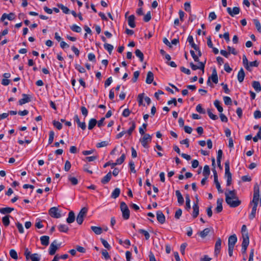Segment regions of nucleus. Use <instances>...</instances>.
Returning a JSON list of instances; mask_svg holds the SVG:
<instances>
[{
	"mask_svg": "<svg viewBox=\"0 0 261 261\" xmlns=\"http://www.w3.org/2000/svg\"><path fill=\"white\" fill-rule=\"evenodd\" d=\"M259 187L257 184H256L254 187V193L252 200L250 201L249 205L252 206V211L249 216L250 220L253 219L255 217L257 207L259 201Z\"/></svg>",
	"mask_w": 261,
	"mask_h": 261,
	"instance_id": "obj_1",
	"label": "nucleus"
},
{
	"mask_svg": "<svg viewBox=\"0 0 261 261\" xmlns=\"http://www.w3.org/2000/svg\"><path fill=\"white\" fill-rule=\"evenodd\" d=\"M225 195V201L230 207H236L240 205L241 201L237 197L236 190H229L226 192Z\"/></svg>",
	"mask_w": 261,
	"mask_h": 261,
	"instance_id": "obj_2",
	"label": "nucleus"
},
{
	"mask_svg": "<svg viewBox=\"0 0 261 261\" xmlns=\"http://www.w3.org/2000/svg\"><path fill=\"white\" fill-rule=\"evenodd\" d=\"M229 169V162L227 161L225 163V177L227 179L226 185L227 186H229L231 184L232 181L231 174Z\"/></svg>",
	"mask_w": 261,
	"mask_h": 261,
	"instance_id": "obj_3",
	"label": "nucleus"
},
{
	"mask_svg": "<svg viewBox=\"0 0 261 261\" xmlns=\"http://www.w3.org/2000/svg\"><path fill=\"white\" fill-rule=\"evenodd\" d=\"M120 208L122 213L123 218L125 220L128 219L129 218V210L124 202H121Z\"/></svg>",
	"mask_w": 261,
	"mask_h": 261,
	"instance_id": "obj_4",
	"label": "nucleus"
},
{
	"mask_svg": "<svg viewBox=\"0 0 261 261\" xmlns=\"http://www.w3.org/2000/svg\"><path fill=\"white\" fill-rule=\"evenodd\" d=\"M87 212L88 209L86 207H83L81 210L76 217V222L79 224L81 225L82 224L84 218L86 216Z\"/></svg>",
	"mask_w": 261,
	"mask_h": 261,
	"instance_id": "obj_5",
	"label": "nucleus"
},
{
	"mask_svg": "<svg viewBox=\"0 0 261 261\" xmlns=\"http://www.w3.org/2000/svg\"><path fill=\"white\" fill-rule=\"evenodd\" d=\"M151 136L148 134H144L143 137L140 140L142 145L144 148H148V144L151 142Z\"/></svg>",
	"mask_w": 261,
	"mask_h": 261,
	"instance_id": "obj_6",
	"label": "nucleus"
},
{
	"mask_svg": "<svg viewBox=\"0 0 261 261\" xmlns=\"http://www.w3.org/2000/svg\"><path fill=\"white\" fill-rule=\"evenodd\" d=\"M198 63L199 65L197 66L196 65H195L193 62H191L190 63V66L192 69L193 70H196L197 69H200L202 71V73L204 72V67H205V64L206 63V61H205L204 62H197Z\"/></svg>",
	"mask_w": 261,
	"mask_h": 261,
	"instance_id": "obj_7",
	"label": "nucleus"
},
{
	"mask_svg": "<svg viewBox=\"0 0 261 261\" xmlns=\"http://www.w3.org/2000/svg\"><path fill=\"white\" fill-rule=\"evenodd\" d=\"M49 215L55 218H59L61 217V215L59 212V209L57 207H53L49 210Z\"/></svg>",
	"mask_w": 261,
	"mask_h": 261,
	"instance_id": "obj_8",
	"label": "nucleus"
},
{
	"mask_svg": "<svg viewBox=\"0 0 261 261\" xmlns=\"http://www.w3.org/2000/svg\"><path fill=\"white\" fill-rule=\"evenodd\" d=\"M58 248L59 246L58 245L57 241H54L50 245L49 248V254L51 255H54Z\"/></svg>",
	"mask_w": 261,
	"mask_h": 261,
	"instance_id": "obj_9",
	"label": "nucleus"
},
{
	"mask_svg": "<svg viewBox=\"0 0 261 261\" xmlns=\"http://www.w3.org/2000/svg\"><path fill=\"white\" fill-rule=\"evenodd\" d=\"M227 12L231 16L233 17L234 15L238 14L240 13V9L237 7H233L232 9L230 7H228L227 8Z\"/></svg>",
	"mask_w": 261,
	"mask_h": 261,
	"instance_id": "obj_10",
	"label": "nucleus"
},
{
	"mask_svg": "<svg viewBox=\"0 0 261 261\" xmlns=\"http://www.w3.org/2000/svg\"><path fill=\"white\" fill-rule=\"evenodd\" d=\"M222 240L220 238H218L215 245V253L217 255L220 252L221 249Z\"/></svg>",
	"mask_w": 261,
	"mask_h": 261,
	"instance_id": "obj_11",
	"label": "nucleus"
},
{
	"mask_svg": "<svg viewBox=\"0 0 261 261\" xmlns=\"http://www.w3.org/2000/svg\"><path fill=\"white\" fill-rule=\"evenodd\" d=\"M237 237L236 234L230 236L228 238V247L234 248V246L237 243Z\"/></svg>",
	"mask_w": 261,
	"mask_h": 261,
	"instance_id": "obj_12",
	"label": "nucleus"
},
{
	"mask_svg": "<svg viewBox=\"0 0 261 261\" xmlns=\"http://www.w3.org/2000/svg\"><path fill=\"white\" fill-rule=\"evenodd\" d=\"M156 219L161 224H163L165 222V217L163 213L160 211L156 212Z\"/></svg>",
	"mask_w": 261,
	"mask_h": 261,
	"instance_id": "obj_13",
	"label": "nucleus"
},
{
	"mask_svg": "<svg viewBox=\"0 0 261 261\" xmlns=\"http://www.w3.org/2000/svg\"><path fill=\"white\" fill-rule=\"evenodd\" d=\"M242 247H247L249 244V239L248 233H243Z\"/></svg>",
	"mask_w": 261,
	"mask_h": 261,
	"instance_id": "obj_14",
	"label": "nucleus"
},
{
	"mask_svg": "<svg viewBox=\"0 0 261 261\" xmlns=\"http://www.w3.org/2000/svg\"><path fill=\"white\" fill-rule=\"evenodd\" d=\"M245 76V73L244 72V69L241 68V69L239 70L238 75H237V79L238 81L241 83L243 82L244 80V77Z\"/></svg>",
	"mask_w": 261,
	"mask_h": 261,
	"instance_id": "obj_15",
	"label": "nucleus"
},
{
	"mask_svg": "<svg viewBox=\"0 0 261 261\" xmlns=\"http://www.w3.org/2000/svg\"><path fill=\"white\" fill-rule=\"evenodd\" d=\"M210 79L213 81L215 84H217L218 83V77L217 75V72L216 68H214L212 71V74L211 76L210 77Z\"/></svg>",
	"mask_w": 261,
	"mask_h": 261,
	"instance_id": "obj_16",
	"label": "nucleus"
},
{
	"mask_svg": "<svg viewBox=\"0 0 261 261\" xmlns=\"http://www.w3.org/2000/svg\"><path fill=\"white\" fill-rule=\"evenodd\" d=\"M223 199L222 198H219L217 199V207L215 209L217 213H219L222 212L223 210V206H222V202H223Z\"/></svg>",
	"mask_w": 261,
	"mask_h": 261,
	"instance_id": "obj_17",
	"label": "nucleus"
},
{
	"mask_svg": "<svg viewBox=\"0 0 261 261\" xmlns=\"http://www.w3.org/2000/svg\"><path fill=\"white\" fill-rule=\"evenodd\" d=\"M199 206L197 202L196 203H194L193 205L192 217L194 218H196L199 215Z\"/></svg>",
	"mask_w": 261,
	"mask_h": 261,
	"instance_id": "obj_18",
	"label": "nucleus"
},
{
	"mask_svg": "<svg viewBox=\"0 0 261 261\" xmlns=\"http://www.w3.org/2000/svg\"><path fill=\"white\" fill-rule=\"evenodd\" d=\"M23 98L19 99L18 102L20 105H22L23 104H25L26 103L29 102L30 101L31 99L29 97V96L27 94H22Z\"/></svg>",
	"mask_w": 261,
	"mask_h": 261,
	"instance_id": "obj_19",
	"label": "nucleus"
},
{
	"mask_svg": "<svg viewBox=\"0 0 261 261\" xmlns=\"http://www.w3.org/2000/svg\"><path fill=\"white\" fill-rule=\"evenodd\" d=\"M40 241L42 245L47 246L49 243V237L47 236H43L40 237Z\"/></svg>",
	"mask_w": 261,
	"mask_h": 261,
	"instance_id": "obj_20",
	"label": "nucleus"
},
{
	"mask_svg": "<svg viewBox=\"0 0 261 261\" xmlns=\"http://www.w3.org/2000/svg\"><path fill=\"white\" fill-rule=\"evenodd\" d=\"M125 159V155L124 153H123L121 156L118 158L115 163H112V168H114L117 165L121 164L124 161Z\"/></svg>",
	"mask_w": 261,
	"mask_h": 261,
	"instance_id": "obj_21",
	"label": "nucleus"
},
{
	"mask_svg": "<svg viewBox=\"0 0 261 261\" xmlns=\"http://www.w3.org/2000/svg\"><path fill=\"white\" fill-rule=\"evenodd\" d=\"M75 220V215L73 211H70L68 213V216L67 218L66 219V222L68 223H71L73 222Z\"/></svg>",
	"mask_w": 261,
	"mask_h": 261,
	"instance_id": "obj_22",
	"label": "nucleus"
},
{
	"mask_svg": "<svg viewBox=\"0 0 261 261\" xmlns=\"http://www.w3.org/2000/svg\"><path fill=\"white\" fill-rule=\"evenodd\" d=\"M6 18L9 20H12L14 19V14L12 13H11L9 14L4 13L2 15L1 20L3 21Z\"/></svg>",
	"mask_w": 261,
	"mask_h": 261,
	"instance_id": "obj_23",
	"label": "nucleus"
},
{
	"mask_svg": "<svg viewBox=\"0 0 261 261\" xmlns=\"http://www.w3.org/2000/svg\"><path fill=\"white\" fill-rule=\"evenodd\" d=\"M135 19V17L134 15H130L128 18V24L132 28H134L136 27Z\"/></svg>",
	"mask_w": 261,
	"mask_h": 261,
	"instance_id": "obj_24",
	"label": "nucleus"
},
{
	"mask_svg": "<svg viewBox=\"0 0 261 261\" xmlns=\"http://www.w3.org/2000/svg\"><path fill=\"white\" fill-rule=\"evenodd\" d=\"M112 177V174L109 172L106 175H105L101 180V182L103 184H106L109 182Z\"/></svg>",
	"mask_w": 261,
	"mask_h": 261,
	"instance_id": "obj_25",
	"label": "nucleus"
},
{
	"mask_svg": "<svg viewBox=\"0 0 261 261\" xmlns=\"http://www.w3.org/2000/svg\"><path fill=\"white\" fill-rule=\"evenodd\" d=\"M187 41L191 45L192 47L195 50H197L198 49V46L194 42V40L192 36L189 35L188 37Z\"/></svg>",
	"mask_w": 261,
	"mask_h": 261,
	"instance_id": "obj_26",
	"label": "nucleus"
},
{
	"mask_svg": "<svg viewBox=\"0 0 261 261\" xmlns=\"http://www.w3.org/2000/svg\"><path fill=\"white\" fill-rule=\"evenodd\" d=\"M175 194L177 196L178 203L180 205L182 204L184 202V199L180 191L179 190H176L175 192Z\"/></svg>",
	"mask_w": 261,
	"mask_h": 261,
	"instance_id": "obj_27",
	"label": "nucleus"
},
{
	"mask_svg": "<svg viewBox=\"0 0 261 261\" xmlns=\"http://www.w3.org/2000/svg\"><path fill=\"white\" fill-rule=\"evenodd\" d=\"M153 74L151 71H148L147 74L146 82L147 84H151L153 81Z\"/></svg>",
	"mask_w": 261,
	"mask_h": 261,
	"instance_id": "obj_28",
	"label": "nucleus"
},
{
	"mask_svg": "<svg viewBox=\"0 0 261 261\" xmlns=\"http://www.w3.org/2000/svg\"><path fill=\"white\" fill-rule=\"evenodd\" d=\"M252 86L256 92H259L261 91V86L259 82L253 81L252 82Z\"/></svg>",
	"mask_w": 261,
	"mask_h": 261,
	"instance_id": "obj_29",
	"label": "nucleus"
},
{
	"mask_svg": "<svg viewBox=\"0 0 261 261\" xmlns=\"http://www.w3.org/2000/svg\"><path fill=\"white\" fill-rule=\"evenodd\" d=\"M14 210L13 208L11 207H3L0 208V213L2 214H9Z\"/></svg>",
	"mask_w": 261,
	"mask_h": 261,
	"instance_id": "obj_30",
	"label": "nucleus"
},
{
	"mask_svg": "<svg viewBox=\"0 0 261 261\" xmlns=\"http://www.w3.org/2000/svg\"><path fill=\"white\" fill-rule=\"evenodd\" d=\"M243 64L245 67V68L248 71H251V69H250V67L249 66L248 61L246 58V56L244 55L243 56Z\"/></svg>",
	"mask_w": 261,
	"mask_h": 261,
	"instance_id": "obj_31",
	"label": "nucleus"
},
{
	"mask_svg": "<svg viewBox=\"0 0 261 261\" xmlns=\"http://www.w3.org/2000/svg\"><path fill=\"white\" fill-rule=\"evenodd\" d=\"M91 229L96 234H100L102 232V229L100 227L92 226Z\"/></svg>",
	"mask_w": 261,
	"mask_h": 261,
	"instance_id": "obj_32",
	"label": "nucleus"
},
{
	"mask_svg": "<svg viewBox=\"0 0 261 261\" xmlns=\"http://www.w3.org/2000/svg\"><path fill=\"white\" fill-rule=\"evenodd\" d=\"M97 123V121L94 118L91 119L89 121L88 129L91 130L94 128Z\"/></svg>",
	"mask_w": 261,
	"mask_h": 261,
	"instance_id": "obj_33",
	"label": "nucleus"
},
{
	"mask_svg": "<svg viewBox=\"0 0 261 261\" xmlns=\"http://www.w3.org/2000/svg\"><path fill=\"white\" fill-rule=\"evenodd\" d=\"M58 228L60 232H67L69 230L68 227L65 224H60Z\"/></svg>",
	"mask_w": 261,
	"mask_h": 261,
	"instance_id": "obj_34",
	"label": "nucleus"
},
{
	"mask_svg": "<svg viewBox=\"0 0 261 261\" xmlns=\"http://www.w3.org/2000/svg\"><path fill=\"white\" fill-rule=\"evenodd\" d=\"M135 53L136 56L139 58L140 61L141 62H143L144 60V55L141 51L140 49H137L136 50Z\"/></svg>",
	"mask_w": 261,
	"mask_h": 261,
	"instance_id": "obj_35",
	"label": "nucleus"
},
{
	"mask_svg": "<svg viewBox=\"0 0 261 261\" xmlns=\"http://www.w3.org/2000/svg\"><path fill=\"white\" fill-rule=\"evenodd\" d=\"M10 215H7L2 218V222L5 226L7 227L10 224Z\"/></svg>",
	"mask_w": 261,
	"mask_h": 261,
	"instance_id": "obj_36",
	"label": "nucleus"
},
{
	"mask_svg": "<svg viewBox=\"0 0 261 261\" xmlns=\"http://www.w3.org/2000/svg\"><path fill=\"white\" fill-rule=\"evenodd\" d=\"M129 124H131V126L127 130V131L126 132V133H127L130 136L132 135L133 132L134 130V129L136 128V123L134 121H132L129 123Z\"/></svg>",
	"mask_w": 261,
	"mask_h": 261,
	"instance_id": "obj_37",
	"label": "nucleus"
},
{
	"mask_svg": "<svg viewBox=\"0 0 261 261\" xmlns=\"http://www.w3.org/2000/svg\"><path fill=\"white\" fill-rule=\"evenodd\" d=\"M214 105L220 113H222L223 112V109L220 105V102L219 100H215L214 102Z\"/></svg>",
	"mask_w": 261,
	"mask_h": 261,
	"instance_id": "obj_38",
	"label": "nucleus"
},
{
	"mask_svg": "<svg viewBox=\"0 0 261 261\" xmlns=\"http://www.w3.org/2000/svg\"><path fill=\"white\" fill-rule=\"evenodd\" d=\"M120 193V190L118 188H115L112 193L111 197L115 199L119 196Z\"/></svg>",
	"mask_w": 261,
	"mask_h": 261,
	"instance_id": "obj_39",
	"label": "nucleus"
},
{
	"mask_svg": "<svg viewBox=\"0 0 261 261\" xmlns=\"http://www.w3.org/2000/svg\"><path fill=\"white\" fill-rule=\"evenodd\" d=\"M68 180L71 182V184L75 186L77 185L79 181L76 178L74 177H72L71 175L68 176Z\"/></svg>",
	"mask_w": 261,
	"mask_h": 261,
	"instance_id": "obj_40",
	"label": "nucleus"
},
{
	"mask_svg": "<svg viewBox=\"0 0 261 261\" xmlns=\"http://www.w3.org/2000/svg\"><path fill=\"white\" fill-rule=\"evenodd\" d=\"M105 49L108 50L110 54H111L112 50L114 49V47L112 45L106 43L103 45Z\"/></svg>",
	"mask_w": 261,
	"mask_h": 261,
	"instance_id": "obj_41",
	"label": "nucleus"
},
{
	"mask_svg": "<svg viewBox=\"0 0 261 261\" xmlns=\"http://www.w3.org/2000/svg\"><path fill=\"white\" fill-rule=\"evenodd\" d=\"M186 209L188 211L191 208L190 198L188 194L186 195Z\"/></svg>",
	"mask_w": 261,
	"mask_h": 261,
	"instance_id": "obj_42",
	"label": "nucleus"
},
{
	"mask_svg": "<svg viewBox=\"0 0 261 261\" xmlns=\"http://www.w3.org/2000/svg\"><path fill=\"white\" fill-rule=\"evenodd\" d=\"M210 232V229L208 228H205L203 230H202V231H201L200 232V236L202 238H205L206 236H207V234L209 233V232Z\"/></svg>",
	"mask_w": 261,
	"mask_h": 261,
	"instance_id": "obj_43",
	"label": "nucleus"
},
{
	"mask_svg": "<svg viewBox=\"0 0 261 261\" xmlns=\"http://www.w3.org/2000/svg\"><path fill=\"white\" fill-rule=\"evenodd\" d=\"M57 6L62 10L63 13L65 14H68L69 13V9L67 7L61 4H58Z\"/></svg>",
	"mask_w": 261,
	"mask_h": 261,
	"instance_id": "obj_44",
	"label": "nucleus"
},
{
	"mask_svg": "<svg viewBox=\"0 0 261 261\" xmlns=\"http://www.w3.org/2000/svg\"><path fill=\"white\" fill-rule=\"evenodd\" d=\"M210 174V168L208 165H205L203 168V174L204 176L208 177Z\"/></svg>",
	"mask_w": 261,
	"mask_h": 261,
	"instance_id": "obj_45",
	"label": "nucleus"
},
{
	"mask_svg": "<svg viewBox=\"0 0 261 261\" xmlns=\"http://www.w3.org/2000/svg\"><path fill=\"white\" fill-rule=\"evenodd\" d=\"M253 22L258 32L261 33V25L259 20L257 19H254Z\"/></svg>",
	"mask_w": 261,
	"mask_h": 261,
	"instance_id": "obj_46",
	"label": "nucleus"
},
{
	"mask_svg": "<svg viewBox=\"0 0 261 261\" xmlns=\"http://www.w3.org/2000/svg\"><path fill=\"white\" fill-rule=\"evenodd\" d=\"M71 30L76 33H80L82 31V29L79 26H77L76 24H73L70 26Z\"/></svg>",
	"mask_w": 261,
	"mask_h": 261,
	"instance_id": "obj_47",
	"label": "nucleus"
},
{
	"mask_svg": "<svg viewBox=\"0 0 261 261\" xmlns=\"http://www.w3.org/2000/svg\"><path fill=\"white\" fill-rule=\"evenodd\" d=\"M139 232L140 233L144 234V236H145V239L146 240H147L149 239L150 234L146 230H145L144 229H140L139 230Z\"/></svg>",
	"mask_w": 261,
	"mask_h": 261,
	"instance_id": "obj_48",
	"label": "nucleus"
},
{
	"mask_svg": "<svg viewBox=\"0 0 261 261\" xmlns=\"http://www.w3.org/2000/svg\"><path fill=\"white\" fill-rule=\"evenodd\" d=\"M10 255L12 258L14 259H17L18 258L17 253L16 251L14 249L10 250Z\"/></svg>",
	"mask_w": 261,
	"mask_h": 261,
	"instance_id": "obj_49",
	"label": "nucleus"
},
{
	"mask_svg": "<svg viewBox=\"0 0 261 261\" xmlns=\"http://www.w3.org/2000/svg\"><path fill=\"white\" fill-rule=\"evenodd\" d=\"M54 132L53 130L50 131L49 133L48 144H51L53 143L54 139Z\"/></svg>",
	"mask_w": 261,
	"mask_h": 261,
	"instance_id": "obj_50",
	"label": "nucleus"
},
{
	"mask_svg": "<svg viewBox=\"0 0 261 261\" xmlns=\"http://www.w3.org/2000/svg\"><path fill=\"white\" fill-rule=\"evenodd\" d=\"M30 258L32 260V261H40V257L37 253L32 254Z\"/></svg>",
	"mask_w": 261,
	"mask_h": 261,
	"instance_id": "obj_51",
	"label": "nucleus"
},
{
	"mask_svg": "<svg viewBox=\"0 0 261 261\" xmlns=\"http://www.w3.org/2000/svg\"><path fill=\"white\" fill-rule=\"evenodd\" d=\"M207 114L210 118H211L213 120H216L218 118V116L216 115H214L213 114V113L211 111V110L208 109L207 110Z\"/></svg>",
	"mask_w": 261,
	"mask_h": 261,
	"instance_id": "obj_52",
	"label": "nucleus"
},
{
	"mask_svg": "<svg viewBox=\"0 0 261 261\" xmlns=\"http://www.w3.org/2000/svg\"><path fill=\"white\" fill-rule=\"evenodd\" d=\"M223 100L226 105H231L232 103V100L231 98L228 96H224Z\"/></svg>",
	"mask_w": 261,
	"mask_h": 261,
	"instance_id": "obj_53",
	"label": "nucleus"
},
{
	"mask_svg": "<svg viewBox=\"0 0 261 261\" xmlns=\"http://www.w3.org/2000/svg\"><path fill=\"white\" fill-rule=\"evenodd\" d=\"M53 125L55 127H56L58 129L60 130L62 128V124L59 121L54 120L53 121Z\"/></svg>",
	"mask_w": 261,
	"mask_h": 261,
	"instance_id": "obj_54",
	"label": "nucleus"
},
{
	"mask_svg": "<svg viewBox=\"0 0 261 261\" xmlns=\"http://www.w3.org/2000/svg\"><path fill=\"white\" fill-rule=\"evenodd\" d=\"M147 126V123H143L142 127H140L139 133L141 135H143L145 134L144 130H145L146 129Z\"/></svg>",
	"mask_w": 261,
	"mask_h": 261,
	"instance_id": "obj_55",
	"label": "nucleus"
},
{
	"mask_svg": "<svg viewBox=\"0 0 261 261\" xmlns=\"http://www.w3.org/2000/svg\"><path fill=\"white\" fill-rule=\"evenodd\" d=\"M140 72L139 71H135L133 75V77L132 79V81L133 83H135L139 76Z\"/></svg>",
	"mask_w": 261,
	"mask_h": 261,
	"instance_id": "obj_56",
	"label": "nucleus"
},
{
	"mask_svg": "<svg viewBox=\"0 0 261 261\" xmlns=\"http://www.w3.org/2000/svg\"><path fill=\"white\" fill-rule=\"evenodd\" d=\"M108 144H109V143H108V141H102L101 142L98 143L96 144V147L97 148L103 147L107 146Z\"/></svg>",
	"mask_w": 261,
	"mask_h": 261,
	"instance_id": "obj_57",
	"label": "nucleus"
},
{
	"mask_svg": "<svg viewBox=\"0 0 261 261\" xmlns=\"http://www.w3.org/2000/svg\"><path fill=\"white\" fill-rule=\"evenodd\" d=\"M100 241L105 248H106L108 250L110 249L111 246L106 240L101 238L100 239Z\"/></svg>",
	"mask_w": 261,
	"mask_h": 261,
	"instance_id": "obj_58",
	"label": "nucleus"
},
{
	"mask_svg": "<svg viewBox=\"0 0 261 261\" xmlns=\"http://www.w3.org/2000/svg\"><path fill=\"white\" fill-rule=\"evenodd\" d=\"M16 227L17 229H18L19 232L20 233H22L24 232V229L22 225L19 222H17L16 223Z\"/></svg>",
	"mask_w": 261,
	"mask_h": 261,
	"instance_id": "obj_59",
	"label": "nucleus"
},
{
	"mask_svg": "<svg viewBox=\"0 0 261 261\" xmlns=\"http://www.w3.org/2000/svg\"><path fill=\"white\" fill-rule=\"evenodd\" d=\"M227 49H228V53H229V55L231 53L234 55H236L238 53L237 51L236 50L235 48H233V47H231L229 46H227Z\"/></svg>",
	"mask_w": 261,
	"mask_h": 261,
	"instance_id": "obj_60",
	"label": "nucleus"
},
{
	"mask_svg": "<svg viewBox=\"0 0 261 261\" xmlns=\"http://www.w3.org/2000/svg\"><path fill=\"white\" fill-rule=\"evenodd\" d=\"M151 13H150V12L149 11L144 16L143 20L145 22H148L151 19Z\"/></svg>",
	"mask_w": 261,
	"mask_h": 261,
	"instance_id": "obj_61",
	"label": "nucleus"
},
{
	"mask_svg": "<svg viewBox=\"0 0 261 261\" xmlns=\"http://www.w3.org/2000/svg\"><path fill=\"white\" fill-rule=\"evenodd\" d=\"M75 69L77 70L80 73H85L86 72L85 69L79 64L75 65Z\"/></svg>",
	"mask_w": 261,
	"mask_h": 261,
	"instance_id": "obj_62",
	"label": "nucleus"
},
{
	"mask_svg": "<svg viewBox=\"0 0 261 261\" xmlns=\"http://www.w3.org/2000/svg\"><path fill=\"white\" fill-rule=\"evenodd\" d=\"M182 214V210L180 208H178L175 213V218L176 219H179Z\"/></svg>",
	"mask_w": 261,
	"mask_h": 261,
	"instance_id": "obj_63",
	"label": "nucleus"
},
{
	"mask_svg": "<svg viewBox=\"0 0 261 261\" xmlns=\"http://www.w3.org/2000/svg\"><path fill=\"white\" fill-rule=\"evenodd\" d=\"M196 110L199 113H201V114L205 113V111L203 110V109L202 108V106L200 104L196 106Z\"/></svg>",
	"mask_w": 261,
	"mask_h": 261,
	"instance_id": "obj_64",
	"label": "nucleus"
}]
</instances>
